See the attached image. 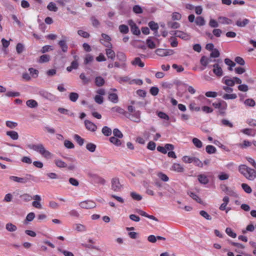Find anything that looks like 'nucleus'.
<instances>
[{
	"mask_svg": "<svg viewBox=\"0 0 256 256\" xmlns=\"http://www.w3.org/2000/svg\"><path fill=\"white\" fill-rule=\"evenodd\" d=\"M238 172L248 180H253L256 178V170L251 168L246 164L240 165Z\"/></svg>",
	"mask_w": 256,
	"mask_h": 256,
	"instance_id": "f257e3e1",
	"label": "nucleus"
},
{
	"mask_svg": "<svg viewBox=\"0 0 256 256\" xmlns=\"http://www.w3.org/2000/svg\"><path fill=\"white\" fill-rule=\"evenodd\" d=\"M28 148L39 152L43 157L47 159L50 158L52 156V154L46 150L42 144H30Z\"/></svg>",
	"mask_w": 256,
	"mask_h": 256,
	"instance_id": "f03ea898",
	"label": "nucleus"
},
{
	"mask_svg": "<svg viewBox=\"0 0 256 256\" xmlns=\"http://www.w3.org/2000/svg\"><path fill=\"white\" fill-rule=\"evenodd\" d=\"M212 104L215 108L219 110V112L220 114L224 115L225 114V111L228 106L226 102L220 100L218 102H213Z\"/></svg>",
	"mask_w": 256,
	"mask_h": 256,
	"instance_id": "7ed1b4c3",
	"label": "nucleus"
},
{
	"mask_svg": "<svg viewBox=\"0 0 256 256\" xmlns=\"http://www.w3.org/2000/svg\"><path fill=\"white\" fill-rule=\"evenodd\" d=\"M33 176L30 174H26V177L24 178H20L16 176H10L9 178L10 180L21 183V184H26L30 180L32 179V178Z\"/></svg>",
	"mask_w": 256,
	"mask_h": 256,
	"instance_id": "20e7f679",
	"label": "nucleus"
},
{
	"mask_svg": "<svg viewBox=\"0 0 256 256\" xmlns=\"http://www.w3.org/2000/svg\"><path fill=\"white\" fill-rule=\"evenodd\" d=\"M140 110H137L132 114L126 113V116L130 120L136 123H138L140 122Z\"/></svg>",
	"mask_w": 256,
	"mask_h": 256,
	"instance_id": "39448f33",
	"label": "nucleus"
},
{
	"mask_svg": "<svg viewBox=\"0 0 256 256\" xmlns=\"http://www.w3.org/2000/svg\"><path fill=\"white\" fill-rule=\"evenodd\" d=\"M155 52L160 56H166L173 54L174 51L170 49L158 48L156 50Z\"/></svg>",
	"mask_w": 256,
	"mask_h": 256,
	"instance_id": "423d86ee",
	"label": "nucleus"
},
{
	"mask_svg": "<svg viewBox=\"0 0 256 256\" xmlns=\"http://www.w3.org/2000/svg\"><path fill=\"white\" fill-rule=\"evenodd\" d=\"M102 39L100 40V42L106 48L112 47L110 42V37L105 34H102Z\"/></svg>",
	"mask_w": 256,
	"mask_h": 256,
	"instance_id": "0eeeda50",
	"label": "nucleus"
},
{
	"mask_svg": "<svg viewBox=\"0 0 256 256\" xmlns=\"http://www.w3.org/2000/svg\"><path fill=\"white\" fill-rule=\"evenodd\" d=\"M79 205L82 208L86 209L92 208L96 206V203L90 200L82 202L80 203Z\"/></svg>",
	"mask_w": 256,
	"mask_h": 256,
	"instance_id": "6e6552de",
	"label": "nucleus"
},
{
	"mask_svg": "<svg viewBox=\"0 0 256 256\" xmlns=\"http://www.w3.org/2000/svg\"><path fill=\"white\" fill-rule=\"evenodd\" d=\"M112 188L115 192H118L120 190L122 185L120 182L119 179L117 178H113L112 180Z\"/></svg>",
	"mask_w": 256,
	"mask_h": 256,
	"instance_id": "1a4fd4ad",
	"label": "nucleus"
},
{
	"mask_svg": "<svg viewBox=\"0 0 256 256\" xmlns=\"http://www.w3.org/2000/svg\"><path fill=\"white\" fill-rule=\"evenodd\" d=\"M32 199L34 200V201L32 202V206L36 208L41 209L42 206L40 202L42 200L40 196L38 194L35 195L33 196Z\"/></svg>",
	"mask_w": 256,
	"mask_h": 256,
	"instance_id": "9d476101",
	"label": "nucleus"
},
{
	"mask_svg": "<svg viewBox=\"0 0 256 256\" xmlns=\"http://www.w3.org/2000/svg\"><path fill=\"white\" fill-rule=\"evenodd\" d=\"M128 24L130 27L131 31L133 34L135 35H139L140 34V30L138 28L132 20H130L128 21Z\"/></svg>",
	"mask_w": 256,
	"mask_h": 256,
	"instance_id": "9b49d317",
	"label": "nucleus"
},
{
	"mask_svg": "<svg viewBox=\"0 0 256 256\" xmlns=\"http://www.w3.org/2000/svg\"><path fill=\"white\" fill-rule=\"evenodd\" d=\"M170 170L176 172L182 173L184 171L183 166L178 163H174L170 168Z\"/></svg>",
	"mask_w": 256,
	"mask_h": 256,
	"instance_id": "f8f14e48",
	"label": "nucleus"
},
{
	"mask_svg": "<svg viewBox=\"0 0 256 256\" xmlns=\"http://www.w3.org/2000/svg\"><path fill=\"white\" fill-rule=\"evenodd\" d=\"M85 126L86 128L91 132H95L97 129L96 126L92 122L88 120H86L84 121Z\"/></svg>",
	"mask_w": 256,
	"mask_h": 256,
	"instance_id": "ddd939ff",
	"label": "nucleus"
},
{
	"mask_svg": "<svg viewBox=\"0 0 256 256\" xmlns=\"http://www.w3.org/2000/svg\"><path fill=\"white\" fill-rule=\"evenodd\" d=\"M213 72L216 76L220 77L223 74V72L222 68L218 64H216L213 65Z\"/></svg>",
	"mask_w": 256,
	"mask_h": 256,
	"instance_id": "4468645a",
	"label": "nucleus"
},
{
	"mask_svg": "<svg viewBox=\"0 0 256 256\" xmlns=\"http://www.w3.org/2000/svg\"><path fill=\"white\" fill-rule=\"evenodd\" d=\"M106 54L108 58L114 60L116 57L115 52L112 50V47L106 49Z\"/></svg>",
	"mask_w": 256,
	"mask_h": 256,
	"instance_id": "2eb2a0df",
	"label": "nucleus"
},
{
	"mask_svg": "<svg viewBox=\"0 0 256 256\" xmlns=\"http://www.w3.org/2000/svg\"><path fill=\"white\" fill-rule=\"evenodd\" d=\"M222 82L226 86H233L234 85V80L232 78H228V76H224L222 78Z\"/></svg>",
	"mask_w": 256,
	"mask_h": 256,
	"instance_id": "dca6fc26",
	"label": "nucleus"
},
{
	"mask_svg": "<svg viewBox=\"0 0 256 256\" xmlns=\"http://www.w3.org/2000/svg\"><path fill=\"white\" fill-rule=\"evenodd\" d=\"M198 182L202 184H206L209 182L208 178L204 174H199L198 176Z\"/></svg>",
	"mask_w": 256,
	"mask_h": 256,
	"instance_id": "f3484780",
	"label": "nucleus"
},
{
	"mask_svg": "<svg viewBox=\"0 0 256 256\" xmlns=\"http://www.w3.org/2000/svg\"><path fill=\"white\" fill-rule=\"evenodd\" d=\"M58 44L60 46V47L61 48L62 50L64 52H66L68 51V46L66 44V40H60L58 42Z\"/></svg>",
	"mask_w": 256,
	"mask_h": 256,
	"instance_id": "a211bd4d",
	"label": "nucleus"
},
{
	"mask_svg": "<svg viewBox=\"0 0 256 256\" xmlns=\"http://www.w3.org/2000/svg\"><path fill=\"white\" fill-rule=\"evenodd\" d=\"M108 98L110 102L114 104L117 103L118 101V96L115 93H109Z\"/></svg>",
	"mask_w": 256,
	"mask_h": 256,
	"instance_id": "6ab92c4d",
	"label": "nucleus"
},
{
	"mask_svg": "<svg viewBox=\"0 0 256 256\" xmlns=\"http://www.w3.org/2000/svg\"><path fill=\"white\" fill-rule=\"evenodd\" d=\"M6 134L10 136L13 140H16L18 138V134L16 131H8L6 132Z\"/></svg>",
	"mask_w": 256,
	"mask_h": 256,
	"instance_id": "aec40b11",
	"label": "nucleus"
},
{
	"mask_svg": "<svg viewBox=\"0 0 256 256\" xmlns=\"http://www.w3.org/2000/svg\"><path fill=\"white\" fill-rule=\"evenodd\" d=\"M218 22L228 24H232V20L228 17H218Z\"/></svg>",
	"mask_w": 256,
	"mask_h": 256,
	"instance_id": "412c9836",
	"label": "nucleus"
},
{
	"mask_svg": "<svg viewBox=\"0 0 256 256\" xmlns=\"http://www.w3.org/2000/svg\"><path fill=\"white\" fill-rule=\"evenodd\" d=\"M132 64L134 66H138L140 68H143L144 66V64L138 57L136 58L132 62Z\"/></svg>",
	"mask_w": 256,
	"mask_h": 256,
	"instance_id": "4be33fe9",
	"label": "nucleus"
},
{
	"mask_svg": "<svg viewBox=\"0 0 256 256\" xmlns=\"http://www.w3.org/2000/svg\"><path fill=\"white\" fill-rule=\"evenodd\" d=\"M104 82V80L102 76H96L95 78V84L98 86H102Z\"/></svg>",
	"mask_w": 256,
	"mask_h": 256,
	"instance_id": "5701e85b",
	"label": "nucleus"
},
{
	"mask_svg": "<svg viewBox=\"0 0 256 256\" xmlns=\"http://www.w3.org/2000/svg\"><path fill=\"white\" fill-rule=\"evenodd\" d=\"M39 94L41 96L46 99L50 100L54 97L52 94L45 90H41L39 92Z\"/></svg>",
	"mask_w": 256,
	"mask_h": 256,
	"instance_id": "b1692460",
	"label": "nucleus"
},
{
	"mask_svg": "<svg viewBox=\"0 0 256 256\" xmlns=\"http://www.w3.org/2000/svg\"><path fill=\"white\" fill-rule=\"evenodd\" d=\"M249 22V20L244 18L242 20H241L240 19L238 20L236 22V24L240 27H244L247 24H248Z\"/></svg>",
	"mask_w": 256,
	"mask_h": 256,
	"instance_id": "393cba45",
	"label": "nucleus"
},
{
	"mask_svg": "<svg viewBox=\"0 0 256 256\" xmlns=\"http://www.w3.org/2000/svg\"><path fill=\"white\" fill-rule=\"evenodd\" d=\"M6 228L10 232H15L17 230L16 226L10 222L6 224Z\"/></svg>",
	"mask_w": 256,
	"mask_h": 256,
	"instance_id": "a878e982",
	"label": "nucleus"
},
{
	"mask_svg": "<svg viewBox=\"0 0 256 256\" xmlns=\"http://www.w3.org/2000/svg\"><path fill=\"white\" fill-rule=\"evenodd\" d=\"M112 110L114 112H116L118 113L124 114L125 116H126L127 112H126L123 108L116 106L112 108Z\"/></svg>",
	"mask_w": 256,
	"mask_h": 256,
	"instance_id": "bb28decb",
	"label": "nucleus"
},
{
	"mask_svg": "<svg viewBox=\"0 0 256 256\" xmlns=\"http://www.w3.org/2000/svg\"><path fill=\"white\" fill-rule=\"evenodd\" d=\"M50 60V56L48 54H43L41 56L38 60L39 63H44L48 62Z\"/></svg>",
	"mask_w": 256,
	"mask_h": 256,
	"instance_id": "cd10ccee",
	"label": "nucleus"
},
{
	"mask_svg": "<svg viewBox=\"0 0 256 256\" xmlns=\"http://www.w3.org/2000/svg\"><path fill=\"white\" fill-rule=\"evenodd\" d=\"M26 104L30 108H34L38 106V102L34 100H29L26 101Z\"/></svg>",
	"mask_w": 256,
	"mask_h": 256,
	"instance_id": "c85d7f7f",
	"label": "nucleus"
},
{
	"mask_svg": "<svg viewBox=\"0 0 256 256\" xmlns=\"http://www.w3.org/2000/svg\"><path fill=\"white\" fill-rule=\"evenodd\" d=\"M110 141L116 146H120L122 144L120 140L118 138L115 136H112L110 138Z\"/></svg>",
	"mask_w": 256,
	"mask_h": 256,
	"instance_id": "c756f323",
	"label": "nucleus"
},
{
	"mask_svg": "<svg viewBox=\"0 0 256 256\" xmlns=\"http://www.w3.org/2000/svg\"><path fill=\"white\" fill-rule=\"evenodd\" d=\"M116 57L118 59L122 62H125L126 60V56L122 52H118L116 54Z\"/></svg>",
	"mask_w": 256,
	"mask_h": 256,
	"instance_id": "7c9ffc66",
	"label": "nucleus"
},
{
	"mask_svg": "<svg viewBox=\"0 0 256 256\" xmlns=\"http://www.w3.org/2000/svg\"><path fill=\"white\" fill-rule=\"evenodd\" d=\"M206 150L208 154H214L216 152V148L212 145H208L206 148Z\"/></svg>",
	"mask_w": 256,
	"mask_h": 256,
	"instance_id": "2f4dec72",
	"label": "nucleus"
},
{
	"mask_svg": "<svg viewBox=\"0 0 256 256\" xmlns=\"http://www.w3.org/2000/svg\"><path fill=\"white\" fill-rule=\"evenodd\" d=\"M190 197L199 204H202L201 198L195 193L190 192L189 194Z\"/></svg>",
	"mask_w": 256,
	"mask_h": 256,
	"instance_id": "473e14b6",
	"label": "nucleus"
},
{
	"mask_svg": "<svg viewBox=\"0 0 256 256\" xmlns=\"http://www.w3.org/2000/svg\"><path fill=\"white\" fill-rule=\"evenodd\" d=\"M74 140L77 142V143L80 146H82L84 143V139L81 138L78 134H74Z\"/></svg>",
	"mask_w": 256,
	"mask_h": 256,
	"instance_id": "72a5a7b5",
	"label": "nucleus"
},
{
	"mask_svg": "<svg viewBox=\"0 0 256 256\" xmlns=\"http://www.w3.org/2000/svg\"><path fill=\"white\" fill-rule=\"evenodd\" d=\"M54 162L56 166L60 168H66L67 164L66 162L60 160H56Z\"/></svg>",
	"mask_w": 256,
	"mask_h": 256,
	"instance_id": "f704fd0d",
	"label": "nucleus"
},
{
	"mask_svg": "<svg viewBox=\"0 0 256 256\" xmlns=\"http://www.w3.org/2000/svg\"><path fill=\"white\" fill-rule=\"evenodd\" d=\"M78 94L74 92H70L69 95L70 100L72 102H76L78 100Z\"/></svg>",
	"mask_w": 256,
	"mask_h": 256,
	"instance_id": "c9c22d12",
	"label": "nucleus"
},
{
	"mask_svg": "<svg viewBox=\"0 0 256 256\" xmlns=\"http://www.w3.org/2000/svg\"><path fill=\"white\" fill-rule=\"evenodd\" d=\"M6 125L7 127L12 129L16 127L18 125V123L10 120H7L6 122Z\"/></svg>",
	"mask_w": 256,
	"mask_h": 256,
	"instance_id": "e433bc0d",
	"label": "nucleus"
},
{
	"mask_svg": "<svg viewBox=\"0 0 256 256\" xmlns=\"http://www.w3.org/2000/svg\"><path fill=\"white\" fill-rule=\"evenodd\" d=\"M102 132L104 136H109L112 134V130L110 128L104 126L102 128Z\"/></svg>",
	"mask_w": 256,
	"mask_h": 256,
	"instance_id": "4c0bfd02",
	"label": "nucleus"
},
{
	"mask_svg": "<svg viewBox=\"0 0 256 256\" xmlns=\"http://www.w3.org/2000/svg\"><path fill=\"white\" fill-rule=\"evenodd\" d=\"M237 98V96L236 94H226L222 96V98L224 100H233L236 99Z\"/></svg>",
	"mask_w": 256,
	"mask_h": 256,
	"instance_id": "58836bf2",
	"label": "nucleus"
},
{
	"mask_svg": "<svg viewBox=\"0 0 256 256\" xmlns=\"http://www.w3.org/2000/svg\"><path fill=\"white\" fill-rule=\"evenodd\" d=\"M195 22L198 26H202L205 24V20L203 17H196Z\"/></svg>",
	"mask_w": 256,
	"mask_h": 256,
	"instance_id": "ea45409f",
	"label": "nucleus"
},
{
	"mask_svg": "<svg viewBox=\"0 0 256 256\" xmlns=\"http://www.w3.org/2000/svg\"><path fill=\"white\" fill-rule=\"evenodd\" d=\"M192 142L198 148H201L202 146V142L198 138H194L192 139Z\"/></svg>",
	"mask_w": 256,
	"mask_h": 256,
	"instance_id": "a19ab883",
	"label": "nucleus"
},
{
	"mask_svg": "<svg viewBox=\"0 0 256 256\" xmlns=\"http://www.w3.org/2000/svg\"><path fill=\"white\" fill-rule=\"evenodd\" d=\"M119 30L122 34H127L128 32V28L125 24H121L119 26Z\"/></svg>",
	"mask_w": 256,
	"mask_h": 256,
	"instance_id": "79ce46f5",
	"label": "nucleus"
},
{
	"mask_svg": "<svg viewBox=\"0 0 256 256\" xmlns=\"http://www.w3.org/2000/svg\"><path fill=\"white\" fill-rule=\"evenodd\" d=\"M20 198H21L24 201L26 202L31 200L33 198V197H32L28 194H24L22 195H20Z\"/></svg>",
	"mask_w": 256,
	"mask_h": 256,
	"instance_id": "37998d69",
	"label": "nucleus"
},
{
	"mask_svg": "<svg viewBox=\"0 0 256 256\" xmlns=\"http://www.w3.org/2000/svg\"><path fill=\"white\" fill-rule=\"evenodd\" d=\"M24 46L22 43H18L16 46V50L18 54H20L23 52Z\"/></svg>",
	"mask_w": 256,
	"mask_h": 256,
	"instance_id": "c03bdc74",
	"label": "nucleus"
},
{
	"mask_svg": "<svg viewBox=\"0 0 256 256\" xmlns=\"http://www.w3.org/2000/svg\"><path fill=\"white\" fill-rule=\"evenodd\" d=\"M242 187L244 190L247 194H250L252 192L251 188L246 184H242Z\"/></svg>",
	"mask_w": 256,
	"mask_h": 256,
	"instance_id": "a18cd8bd",
	"label": "nucleus"
},
{
	"mask_svg": "<svg viewBox=\"0 0 256 256\" xmlns=\"http://www.w3.org/2000/svg\"><path fill=\"white\" fill-rule=\"evenodd\" d=\"M174 34L176 36L179 37L180 38H182V39H186L187 38L188 36L186 34L182 32L181 31H176L174 33Z\"/></svg>",
	"mask_w": 256,
	"mask_h": 256,
	"instance_id": "49530a36",
	"label": "nucleus"
},
{
	"mask_svg": "<svg viewBox=\"0 0 256 256\" xmlns=\"http://www.w3.org/2000/svg\"><path fill=\"white\" fill-rule=\"evenodd\" d=\"M194 157H190L189 156H185L182 158V161L186 164H190L193 162Z\"/></svg>",
	"mask_w": 256,
	"mask_h": 256,
	"instance_id": "de8ad7c7",
	"label": "nucleus"
},
{
	"mask_svg": "<svg viewBox=\"0 0 256 256\" xmlns=\"http://www.w3.org/2000/svg\"><path fill=\"white\" fill-rule=\"evenodd\" d=\"M210 60L206 56H202L200 58V64L203 66H206L210 62Z\"/></svg>",
	"mask_w": 256,
	"mask_h": 256,
	"instance_id": "09e8293b",
	"label": "nucleus"
},
{
	"mask_svg": "<svg viewBox=\"0 0 256 256\" xmlns=\"http://www.w3.org/2000/svg\"><path fill=\"white\" fill-rule=\"evenodd\" d=\"M86 148L90 152H94L96 148V146L92 143H88L86 145Z\"/></svg>",
	"mask_w": 256,
	"mask_h": 256,
	"instance_id": "8fccbe9b",
	"label": "nucleus"
},
{
	"mask_svg": "<svg viewBox=\"0 0 256 256\" xmlns=\"http://www.w3.org/2000/svg\"><path fill=\"white\" fill-rule=\"evenodd\" d=\"M226 232L228 236L232 238H235L236 236V234L230 228H227L226 230Z\"/></svg>",
	"mask_w": 256,
	"mask_h": 256,
	"instance_id": "3c124183",
	"label": "nucleus"
},
{
	"mask_svg": "<svg viewBox=\"0 0 256 256\" xmlns=\"http://www.w3.org/2000/svg\"><path fill=\"white\" fill-rule=\"evenodd\" d=\"M48 9L50 11L56 12L58 10V8L54 3L50 2L47 6Z\"/></svg>",
	"mask_w": 256,
	"mask_h": 256,
	"instance_id": "603ef678",
	"label": "nucleus"
},
{
	"mask_svg": "<svg viewBox=\"0 0 256 256\" xmlns=\"http://www.w3.org/2000/svg\"><path fill=\"white\" fill-rule=\"evenodd\" d=\"M28 70L32 77L36 78L38 76V71L34 68H30Z\"/></svg>",
	"mask_w": 256,
	"mask_h": 256,
	"instance_id": "864d4df0",
	"label": "nucleus"
},
{
	"mask_svg": "<svg viewBox=\"0 0 256 256\" xmlns=\"http://www.w3.org/2000/svg\"><path fill=\"white\" fill-rule=\"evenodd\" d=\"M158 177L164 182H168L169 180L168 177L162 172H159L158 174Z\"/></svg>",
	"mask_w": 256,
	"mask_h": 256,
	"instance_id": "5fc2aeb1",
	"label": "nucleus"
},
{
	"mask_svg": "<svg viewBox=\"0 0 256 256\" xmlns=\"http://www.w3.org/2000/svg\"><path fill=\"white\" fill-rule=\"evenodd\" d=\"M93 60L94 57L90 54H88L86 56V58H84V64H88L90 62H92Z\"/></svg>",
	"mask_w": 256,
	"mask_h": 256,
	"instance_id": "6e6d98bb",
	"label": "nucleus"
},
{
	"mask_svg": "<svg viewBox=\"0 0 256 256\" xmlns=\"http://www.w3.org/2000/svg\"><path fill=\"white\" fill-rule=\"evenodd\" d=\"M244 104L250 106H254L256 104V102L253 99L248 98L245 100Z\"/></svg>",
	"mask_w": 256,
	"mask_h": 256,
	"instance_id": "4d7b16f0",
	"label": "nucleus"
},
{
	"mask_svg": "<svg viewBox=\"0 0 256 256\" xmlns=\"http://www.w3.org/2000/svg\"><path fill=\"white\" fill-rule=\"evenodd\" d=\"M193 163L196 166L200 168H202L203 166V163L197 158L194 157Z\"/></svg>",
	"mask_w": 256,
	"mask_h": 256,
	"instance_id": "13d9d810",
	"label": "nucleus"
},
{
	"mask_svg": "<svg viewBox=\"0 0 256 256\" xmlns=\"http://www.w3.org/2000/svg\"><path fill=\"white\" fill-rule=\"evenodd\" d=\"M113 134L115 137L118 138H122L123 137L122 134L118 128H114L113 130Z\"/></svg>",
	"mask_w": 256,
	"mask_h": 256,
	"instance_id": "bf43d9fd",
	"label": "nucleus"
},
{
	"mask_svg": "<svg viewBox=\"0 0 256 256\" xmlns=\"http://www.w3.org/2000/svg\"><path fill=\"white\" fill-rule=\"evenodd\" d=\"M148 46L151 49L154 48H156V44L150 38H148L146 42Z\"/></svg>",
	"mask_w": 256,
	"mask_h": 256,
	"instance_id": "052dcab7",
	"label": "nucleus"
},
{
	"mask_svg": "<svg viewBox=\"0 0 256 256\" xmlns=\"http://www.w3.org/2000/svg\"><path fill=\"white\" fill-rule=\"evenodd\" d=\"M221 122H222V124L224 126H228L229 128L233 127V124L227 120L222 119L221 120Z\"/></svg>",
	"mask_w": 256,
	"mask_h": 256,
	"instance_id": "680f3d73",
	"label": "nucleus"
},
{
	"mask_svg": "<svg viewBox=\"0 0 256 256\" xmlns=\"http://www.w3.org/2000/svg\"><path fill=\"white\" fill-rule=\"evenodd\" d=\"M158 116L159 118H160L162 119L166 120H169V116L168 114H166V113L160 112L158 113Z\"/></svg>",
	"mask_w": 256,
	"mask_h": 256,
	"instance_id": "e2e57ef3",
	"label": "nucleus"
},
{
	"mask_svg": "<svg viewBox=\"0 0 256 256\" xmlns=\"http://www.w3.org/2000/svg\"><path fill=\"white\" fill-rule=\"evenodd\" d=\"M159 92L158 88L156 86H152L150 88V94L154 96H156Z\"/></svg>",
	"mask_w": 256,
	"mask_h": 256,
	"instance_id": "0e129e2a",
	"label": "nucleus"
},
{
	"mask_svg": "<svg viewBox=\"0 0 256 256\" xmlns=\"http://www.w3.org/2000/svg\"><path fill=\"white\" fill-rule=\"evenodd\" d=\"M94 101L98 104H102L104 102V98L100 95H96L94 98Z\"/></svg>",
	"mask_w": 256,
	"mask_h": 256,
	"instance_id": "69168bd1",
	"label": "nucleus"
},
{
	"mask_svg": "<svg viewBox=\"0 0 256 256\" xmlns=\"http://www.w3.org/2000/svg\"><path fill=\"white\" fill-rule=\"evenodd\" d=\"M148 26L150 29L153 30H157L158 28V24L154 22H150Z\"/></svg>",
	"mask_w": 256,
	"mask_h": 256,
	"instance_id": "338daca9",
	"label": "nucleus"
},
{
	"mask_svg": "<svg viewBox=\"0 0 256 256\" xmlns=\"http://www.w3.org/2000/svg\"><path fill=\"white\" fill-rule=\"evenodd\" d=\"M58 250L62 253L64 256H74V254L70 252L60 248L58 249Z\"/></svg>",
	"mask_w": 256,
	"mask_h": 256,
	"instance_id": "774afa93",
	"label": "nucleus"
}]
</instances>
